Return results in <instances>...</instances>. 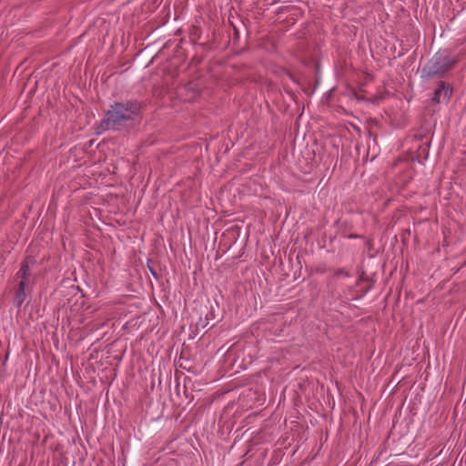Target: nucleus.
I'll list each match as a JSON object with an SVG mask.
<instances>
[{
	"label": "nucleus",
	"instance_id": "nucleus-9",
	"mask_svg": "<svg viewBox=\"0 0 466 466\" xmlns=\"http://www.w3.org/2000/svg\"><path fill=\"white\" fill-rule=\"evenodd\" d=\"M150 270H151V273H152L155 277H157V273H156L152 268H150Z\"/></svg>",
	"mask_w": 466,
	"mask_h": 466
},
{
	"label": "nucleus",
	"instance_id": "nucleus-6",
	"mask_svg": "<svg viewBox=\"0 0 466 466\" xmlns=\"http://www.w3.org/2000/svg\"><path fill=\"white\" fill-rule=\"evenodd\" d=\"M28 283V279H20L16 290H25V285Z\"/></svg>",
	"mask_w": 466,
	"mask_h": 466
},
{
	"label": "nucleus",
	"instance_id": "nucleus-8",
	"mask_svg": "<svg viewBox=\"0 0 466 466\" xmlns=\"http://www.w3.org/2000/svg\"><path fill=\"white\" fill-rule=\"evenodd\" d=\"M208 319H209V318H208V316L207 315V316H206L205 320L203 321V320L200 319V320H199V323H198V324H201V325H202V328H206V327H207V326H208V324H209Z\"/></svg>",
	"mask_w": 466,
	"mask_h": 466
},
{
	"label": "nucleus",
	"instance_id": "nucleus-4",
	"mask_svg": "<svg viewBox=\"0 0 466 466\" xmlns=\"http://www.w3.org/2000/svg\"><path fill=\"white\" fill-rule=\"evenodd\" d=\"M16 276L19 278V279H28L29 280V276H30V273H29V265H28V262L26 260L23 261L22 264H21V268L20 269L18 270Z\"/></svg>",
	"mask_w": 466,
	"mask_h": 466
},
{
	"label": "nucleus",
	"instance_id": "nucleus-7",
	"mask_svg": "<svg viewBox=\"0 0 466 466\" xmlns=\"http://www.w3.org/2000/svg\"><path fill=\"white\" fill-rule=\"evenodd\" d=\"M345 276V277H350V273L345 270L344 268H338L336 271H335V276Z\"/></svg>",
	"mask_w": 466,
	"mask_h": 466
},
{
	"label": "nucleus",
	"instance_id": "nucleus-2",
	"mask_svg": "<svg viewBox=\"0 0 466 466\" xmlns=\"http://www.w3.org/2000/svg\"><path fill=\"white\" fill-rule=\"evenodd\" d=\"M457 63L455 58L449 56L437 55L433 56L421 69V77H442Z\"/></svg>",
	"mask_w": 466,
	"mask_h": 466
},
{
	"label": "nucleus",
	"instance_id": "nucleus-10",
	"mask_svg": "<svg viewBox=\"0 0 466 466\" xmlns=\"http://www.w3.org/2000/svg\"><path fill=\"white\" fill-rule=\"evenodd\" d=\"M350 238H358V235H350Z\"/></svg>",
	"mask_w": 466,
	"mask_h": 466
},
{
	"label": "nucleus",
	"instance_id": "nucleus-1",
	"mask_svg": "<svg viewBox=\"0 0 466 466\" xmlns=\"http://www.w3.org/2000/svg\"><path fill=\"white\" fill-rule=\"evenodd\" d=\"M141 105L137 100L115 102L106 111L99 127L103 130H128L139 115Z\"/></svg>",
	"mask_w": 466,
	"mask_h": 466
},
{
	"label": "nucleus",
	"instance_id": "nucleus-3",
	"mask_svg": "<svg viewBox=\"0 0 466 466\" xmlns=\"http://www.w3.org/2000/svg\"><path fill=\"white\" fill-rule=\"evenodd\" d=\"M451 94H452V89L450 87V86L448 84H446L445 82L441 81L439 83L438 87L434 91L432 101L435 103H440L441 101V96H442V100L447 101V100H449Z\"/></svg>",
	"mask_w": 466,
	"mask_h": 466
},
{
	"label": "nucleus",
	"instance_id": "nucleus-5",
	"mask_svg": "<svg viewBox=\"0 0 466 466\" xmlns=\"http://www.w3.org/2000/svg\"><path fill=\"white\" fill-rule=\"evenodd\" d=\"M26 298L25 290H15L14 303L16 307H20Z\"/></svg>",
	"mask_w": 466,
	"mask_h": 466
}]
</instances>
